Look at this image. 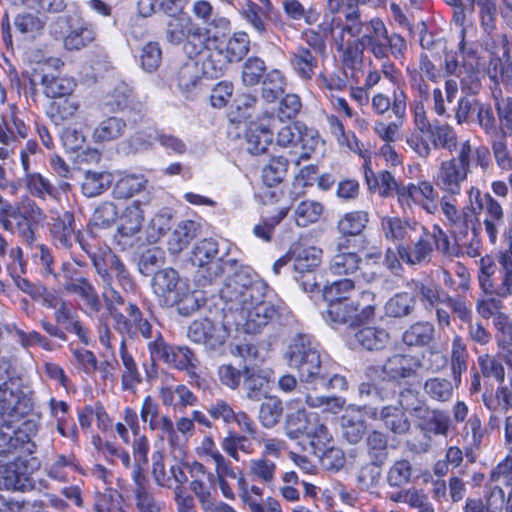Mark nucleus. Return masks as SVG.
I'll return each instance as SVG.
<instances>
[{
    "mask_svg": "<svg viewBox=\"0 0 512 512\" xmlns=\"http://www.w3.org/2000/svg\"><path fill=\"white\" fill-rule=\"evenodd\" d=\"M288 365L296 369L301 384L312 390L326 370L320 352L308 334L298 333L290 341L285 352Z\"/></svg>",
    "mask_w": 512,
    "mask_h": 512,
    "instance_id": "nucleus-3",
    "label": "nucleus"
},
{
    "mask_svg": "<svg viewBox=\"0 0 512 512\" xmlns=\"http://www.w3.org/2000/svg\"><path fill=\"white\" fill-rule=\"evenodd\" d=\"M368 222V212L352 211L338 221L337 229L343 236H357L366 228Z\"/></svg>",
    "mask_w": 512,
    "mask_h": 512,
    "instance_id": "nucleus-43",
    "label": "nucleus"
},
{
    "mask_svg": "<svg viewBox=\"0 0 512 512\" xmlns=\"http://www.w3.org/2000/svg\"><path fill=\"white\" fill-rule=\"evenodd\" d=\"M435 338V327L429 321H418L410 325L402 335V341L409 347H427Z\"/></svg>",
    "mask_w": 512,
    "mask_h": 512,
    "instance_id": "nucleus-24",
    "label": "nucleus"
},
{
    "mask_svg": "<svg viewBox=\"0 0 512 512\" xmlns=\"http://www.w3.org/2000/svg\"><path fill=\"white\" fill-rule=\"evenodd\" d=\"M290 63L297 74L303 79H311L317 67V60L311 51L304 47H299L290 58Z\"/></svg>",
    "mask_w": 512,
    "mask_h": 512,
    "instance_id": "nucleus-53",
    "label": "nucleus"
},
{
    "mask_svg": "<svg viewBox=\"0 0 512 512\" xmlns=\"http://www.w3.org/2000/svg\"><path fill=\"white\" fill-rule=\"evenodd\" d=\"M432 148H442L452 152L457 148V135L453 127L436 121L427 134Z\"/></svg>",
    "mask_w": 512,
    "mask_h": 512,
    "instance_id": "nucleus-35",
    "label": "nucleus"
},
{
    "mask_svg": "<svg viewBox=\"0 0 512 512\" xmlns=\"http://www.w3.org/2000/svg\"><path fill=\"white\" fill-rule=\"evenodd\" d=\"M75 219L73 213L65 211L53 219L50 227L52 239L57 247L70 249L75 239Z\"/></svg>",
    "mask_w": 512,
    "mask_h": 512,
    "instance_id": "nucleus-18",
    "label": "nucleus"
},
{
    "mask_svg": "<svg viewBox=\"0 0 512 512\" xmlns=\"http://www.w3.org/2000/svg\"><path fill=\"white\" fill-rule=\"evenodd\" d=\"M430 234L423 226L421 234H416L408 240V243L397 245L399 257L409 265H416L424 262L432 252Z\"/></svg>",
    "mask_w": 512,
    "mask_h": 512,
    "instance_id": "nucleus-12",
    "label": "nucleus"
},
{
    "mask_svg": "<svg viewBox=\"0 0 512 512\" xmlns=\"http://www.w3.org/2000/svg\"><path fill=\"white\" fill-rule=\"evenodd\" d=\"M241 15L261 37H268L271 33L269 21L273 18L256 3L248 1L242 8Z\"/></svg>",
    "mask_w": 512,
    "mask_h": 512,
    "instance_id": "nucleus-32",
    "label": "nucleus"
},
{
    "mask_svg": "<svg viewBox=\"0 0 512 512\" xmlns=\"http://www.w3.org/2000/svg\"><path fill=\"white\" fill-rule=\"evenodd\" d=\"M266 65L265 62L256 56L246 59L242 66V82L246 86H255L265 77Z\"/></svg>",
    "mask_w": 512,
    "mask_h": 512,
    "instance_id": "nucleus-60",
    "label": "nucleus"
},
{
    "mask_svg": "<svg viewBox=\"0 0 512 512\" xmlns=\"http://www.w3.org/2000/svg\"><path fill=\"white\" fill-rule=\"evenodd\" d=\"M14 25L21 34L34 38L44 29L45 21L38 14L25 12L15 17Z\"/></svg>",
    "mask_w": 512,
    "mask_h": 512,
    "instance_id": "nucleus-61",
    "label": "nucleus"
},
{
    "mask_svg": "<svg viewBox=\"0 0 512 512\" xmlns=\"http://www.w3.org/2000/svg\"><path fill=\"white\" fill-rule=\"evenodd\" d=\"M218 243L212 238L197 242L191 252V262L198 269L194 282L204 294L214 297L215 288L220 286L225 274V261L218 257Z\"/></svg>",
    "mask_w": 512,
    "mask_h": 512,
    "instance_id": "nucleus-4",
    "label": "nucleus"
},
{
    "mask_svg": "<svg viewBox=\"0 0 512 512\" xmlns=\"http://www.w3.org/2000/svg\"><path fill=\"white\" fill-rule=\"evenodd\" d=\"M375 294L371 291H363L361 293V303L359 299H346L345 301H337L329 303L326 310V318L335 324L350 323L361 324L368 322L374 318L375 304L369 303L373 301Z\"/></svg>",
    "mask_w": 512,
    "mask_h": 512,
    "instance_id": "nucleus-5",
    "label": "nucleus"
},
{
    "mask_svg": "<svg viewBox=\"0 0 512 512\" xmlns=\"http://www.w3.org/2000/svg\"><path fill=\"white\" fill-rule=\"evenodd\" d=\"M420 366L419 360L411 355L395 354L388 358L382 372L388 380L401 384L402 381L416 378Z\"/></svg>",
    "mask_w": 512,
    "mask_h": 512,
    "instance_id": "nucleus-11",
    "label": "nucleus"
},
{
    "mask_svg": "<svg viewBox=\"0 0 512 512\" xmlns=\"http://www.w3.org/2000/svg\"><path fill=\"white\" fill-rule=\"evenodd\" d=\"M185 283L181 282L179 273L173 268H164L158 270L152 278V288L154 293L164 298V303L168 305V301L174 299L178 295Z\"/></svg>",
    "mask_w": 512,
    "mask_h": 512,
    "instance_id": "nucleus-15",
    "label": "nucleus"
},
{
    "mask_svg": "<svg viewBox=\"0 0 512 512\" xmlns=\"http://www.w3.org/2000/svg\"><path fill=\"white\" fill-rule=\"evenodd\" d=\"M113 176L109 172L87 171L82 182V192L87 197H95L105 192L112 184Z\"/></svg>",
    "mask_w": 512,
    "mask_h": 512,
    "instance_id": "nucleus-38",
    "label": "nucleus"
},
{
    "mask_svg": "<svg viewBox=\"0 0 512 512\" xmlns=\"http://www.w3.org/2000/svg\"><path fill=\"white\" fill-rule=\"evenodd\" d=\"M273 132L263 125H254L246 132L247 151L252 155H260L267 151L272 143Z\"/></svg>",
    "mask_w": 512,
    "mask_h": 512,
    "instance_id": "nucleus-36",
    "label": "nucleus"
},
{
    "mask_svg": "<svg viewBox=\"0 0 512 512\" xmlns=\"http://www.w3.org/2000/svg\"><path fill=\"white\" fill-rule=\"evenodd\" d=\"M487 73L496 84H510L512 82V61H505L493 55L488 63Z\"/></svg>",
    "mask_w": 512,
    "mask_h": 512,
    "instance_id": "nucleus-64",
    "label": "nucleus"
},
{
    "mask_svg": "<svg viewBox=\"0 0 512 512\" xmlns=\"http://www.w3.org/2000/svg\"><path fill=\"white\" fill-rule=\"evenodd\" d=\"M313 423V418L309 417L304 410H297L289 414L285 421V431L290 439H298L306 436Z\"/></svg>",
    "mask_w": 512,
    "mask_h": 512,
    "instance_id": "nucleus-54",
    "label": "nucleus"
},
{
    "mask_svg": "<svg viewBox=\"0 0 512 512\" xmlns=\"http://www.w3.org/2000/svg\"><path fill=\"white\" fill-rule=\"evenodd\" d=\"M342 436L350 444H358L367 432V423L360 416L344 414L341 417Z\"/></svg>",
    "mask_w": 512,
    "mask_h": 512,
    "instance_id": "nucleus-42",
    "label": "nucleus"
},
{
    "mask_svg": "<svg viewBox=\"0 0 512 512\" xmlns=\"http://www.w3.org/2000/svg\"><path fill=\"white\" fill-rule=\"evenodd\" d=\"M31 488L32 480L22 463L12 462L0 468V490L24 492Z\"/></svg>",
    "mask_w": 512,
    "mask_h": 512,
    "instance_id": "nucleus-16",
    "label": "nucleus"
},
{
    "mask_svg": "<svg viewBox=\"0 0 512 512\" xmlns=\"http://www.w3.org/2000/svg\"><path fill=\"white\" fill-rule=\"evenodd\" d=\"M341 243L338 244V253L330 261V270L335 275H349L360 269L361 258L355 252L344 251Z\"/></svg>",
    "mask_w": 512,
    "mask_h": 512,
    "instance_id": "nucleus-31",
    "label": "nucleus"
},
{
    "mask_svg": "<svg viewBox=\"0 0 512 512\" xmlns=\"http://www.w3.org/2000/svg\"><path fill=\"white\" fill-rule=\"evenodd\" d=\"M386 330L376 327H364L354 333L353 345L368 351L382 350L389 342Z\"/></svg>",
    "mask_w": 512,
    "mask_h": 512,
    "instance_id": "nucleus-22",
    "label": "nucleus"
},
{
    "mask_svg": "<svg viewBox=\"0 0 512 512\" xmlns=\"http://www.w3.org/2000/svg\"><path fill=\"white\" fill-rule=\"evenodd\" d=\"M41 85L46 97L56 100L73 94L77 83L73 78L59 77L52 74H43Z\"/></svg>",
    "mask_w": 512,
    "mask_h": 512,
    "instance_id": "nucleus-28",
    "label": "nucleus"
},
{
    "mask_svg": "<svg viewBox=\"0 0 512 512\" xmlns=\"http://www.w3.org/2000/svg\"><path fill=\"white\" fill-rule=\"evenodd\" d=\"M467 174L464 168L455 165V161H444L440 165L436 185L449 194H459Z\"/></svg>",
    "mask_w": 512,
    "mask_h": 512,
    "instance_id": "nucleus-17",
    "label": "nucleus"
},
{
    "mask_svg": "<svg viewBox=\"0 0 512 512\" xmlns=\"http://www.w3.org/2000/svg\"><path fill=\"white\" fill-rule=\"evenodd\" d=\"M226 281L222 288H215L223 302L222 312H237L251 302L263 299L267 285L260 279L250 266L242 265L236 259H226Z\"/></svg>",
    "mask_w": 512,
    "mask_h": 512,
    "instance_id": "nucleus-2",
    "label": "nucleus"
},
{
    "mask_svg": "<svg viewBox=\"0 0 512 512\" xmlns=\"http://www.w3.org/2000/svg\"><path fill=\"white\" fill-rule=\"evenodd\" d=\"M283 411L282 401L278 397H266L259 408V421L265 428H273L279 423Z\"/></svg>",
    "mask_w": 512,
    "mask_h": 512,
    "instance_id": "nucleus-47",
    "label": "nucleus"
},
{
    "mask_svg": "<svg viewBox=\"0 0 512 512\" xmlns=\"http://www.w3.org/2000/svg\"><path fill=\"white\" fill-rule=\"evenodd\" d=\"M197 235V223L191 220L183 221L174 229L168 240V250L179 254Z\"/></svg>",
    "mask_w": 512,
    "mask_h": 512,
    "instance_id": "nucleus-33",
    "label": "nucleus"
},
{
    "mask_svg": "<svg viewBox=\"0 0 512 512\" xmlns=\"http://www.w3.org/2000/svg\"><path fill=\"white\" fill-rule=\"evenodd\" d=\"M411 285L426 309H433L445 302L448 294L432 279L412 280Z\"/></svg>",
    "mask_w": 512,
    "mask_h": 512,
    "instance_id": "nucleus-21",
    "label": "nucleus"
},
{
    "mask_svg": "<svg viewBox=\"0 0 512 512\" xmlns=\"http://www.w3.org/2000/svg\"><path fill=\"white\" fill-rule=\"evenodd\" d=\"M185 31L184 51L192 58L198 55L205 47V42L211 39V30L208 27H201L188 17Z\"/></svg>",
    "mask_w": 512,
    "mask_h": 512,
    "instance_id": "nucleus-23",
    "label": "nucleus"
},
{
    "mask_svg": "<svg viewBox=\"0 0 512 512\" xmlns=\"http://www.w3.org/2000/svg\"><path fill=\"white\" fill-rule=\"evenodd\" d=\"M199 290L200 291L190 292L185 285L180 293L174 296V299L168 301V305L176 306L180 315L190 316L201 308L205 302L206 296L211 297L208 294H204L201 289Z\"/></svg>",
    "mask_w": 512,
    "mask_h": 512,
    "instance_id": "nucleus-27",
    "label": "nucleus"
},
{
    "mask_svg": "<svg viewBox=\"0 0 512 512\" xmlns=\"http://www.w3.org/2000/svg\"><path fill=\"white\" fill-rule=\"evenodd\" d=\"M165 261L164 251L159 247H150L143 250L138 258V270L144 276H151L157 272Z\"/></svg>",
    "mask_w": 512,
    "mask_h": 512,
    "instance_id": "nucleus-55",
    "label": "nucleus"
},
{
    "mask_svg": "<svg viewBox=\"0 0 512 512\" xmlns=\"http://www.w3.org/2000/svg\"><path fill=\"white\" fill-rule=\"evenodd\" d=\"M306 404L313 408H322L325 412L338 413L345 404V399L338 396L318 395L314 392H306L304 395Z\"/></svg>",
    "mask_w": 512,
    "mask_h": 512,
    "instance_id": "nucleus-59",
    "label": "nucleus"
},
{
    "mask_svg": "<svg viewBox=\"0 0 512 512\" xmlns=\"http://www.w3.org/2000/svg\"><path fill=\"white\" fill-rule=\"evenodd\" d=\"M127 123L124 119L110 116L102 120L93 131L96 143H104L121 138L126 131Z\"/></svg>",
    "mask_w": 512,
    "mask_h": 512,
    "instance_id": "nucleus-29",
    "label": "nucleus"
},
{
    "mask_svg": "<svg viewBox=\"0 0 512 512\" xmlns=\"http://www.w3.org/2000/svg\"><path fill=\"white\" fill-rule=\"evenodd\" d=\"M128 316L121 312H112L114 328L123 338L136 339L141 335L144 339L152 338V325L148 319L143 317L140 308L130 302L126 309Z\"/></svg>",
    "mask_w": 512,
    "mask_h": 512,
    "instance_id": "nucleus-7",
    "label": "nucleus"
},
{
    "mask_svg": "<svg viewBox=\"0 0 512 512\" xmlns=\"http://www.w3.org/2000/svg\"><path fill=\"white\" fill-rule=\"evenodd\" d=\"M192 13L204 24L226 30L230 26V21L225 17L214 14V8L206 0H198L192 6Z\"/></svg>",
    "mask_w": 512,
    "mask_h": 512,
    "instance_id": "nucleus-50",
    "label": "nucleus"
},
{
    "mask_svg": "<svg viewBox=\"0 0 512 512\" xmlns=\"http://www.w3.org/2000/svg\"><path fill=\"white\" fill-rule=\"evenodd\" d=\"M453 390L451 381L445 378H430L424 384L425 393L431 399L439 402L449 401L453 395Z\"/></svg>",
    "mask_w": 512,
    "mask_h": 512,
    "instance_id": "nucleus-62",
    "label": "nucleus"
},
{
    "mask_svg": "<svg viewBox=\"0 0 512 512\" xmlns=\"http://www.w3.org/2000/svg\"><path fill=\"white\" fill-rule=\"evenodd\" d=\"M413 467L409 460L399 459L393 462L386 475V482L392 488H402L412 480Z\"/></svg>",
    "mask_w": 512,
    "mask_h": 512,
    "instance_id": "nucleus-46",
    "label": "nucleus"
},
{
    "mask_svg": "<svg viewBox=\"0 0 512 512\" xmlns=\"http://www.w3.org/2000/svg\"><path fill=\"white\" fill-rule=\"evenodd\" d=\"M230 64L231 62L216 45L202 63L203 74L212 79L219 78L224 75Z\"/></svg>",
    "mask_w": 512,
    "mask_h": 512,
    "instance_id": "nucleus-51",
    "label": "nucleus"
},
{
    "mask_svg": "<svg viewBox=\"0 0 512 512\" xmlns=\"http://www.w3.org/2000/svg\"><path fill=\"white\" fill-rule=\"evenodd\" d=\"M314 454L319 458L322 467L326 470L339 471L345 466V453L339 447L329 445L324 449L315 451Z\"/></svg>",
    "mask_w": 512,
    "mask_h": 512,
    "instance_id": "nucleus-63",
    "label": "nucleus"
},
{
    "mask_svg": "<svg viewBox=\"0 0 512 512\" xmlns=\"http://www.w3.org/2000/svg\"><path fill=\"white\" fill-rule=\"evenodd\" d=\"M285 78L279 70H271L262 80V97L267 102H274L285 88Z\"/></svg>",
    "mask_w": 512,
    "mask_h": 512,
    "instance_id": "nucleus-56",
    "label": "nucleus"
},
{
    "mask_svg": "<svg viewBox=\"0 0 512 512\" xmlns=\"http://www.w3.org/2000/svg\"><path fill=\"white\" fill-rule=\"evenodd\" d=\"M416 296L407 292H400L392 296L385 304V313L388 317L404 318L412 315L416 310Z\"/></svg>",
    "mask_w": 512,
    "mask_h": 512,
    "instance_id": "nucleus-34",
    "label": "nucleus"
},
{
    "mask_svg": "<svg viewBox=\"0 0 512 512\" xmlns=\"http://www.w3.org/2000/svg\"><path fill=\"white\" fill-rule=\"evenodd\" d=\"M481 207L485 209L487 215L484 219L485 231L490 242L495 244L498 237V227L504 222L502 206L489 194H485L482 199Z\"/></svg>",
    "mask_w": 512,
    "mask_h": 512,
    "instance_id": "nucleus-25",
    "label": "nucleus"
},
{
    "mask_svg": "<svg viewBox=\"0 0 512 512\" xmlns=\"http://www.w3.org/2000/svg\"><path fill=\"white\" fill-rule=\"evenodd\" d=\"M499 276L485 280L481 289L485 294L506 298L512 295V253L502 251L498 254Z\"/></svg>",
    "mask_w": 512,
    "mask_h": 512,
    "instance_id": "nucleus-10",
    "label": "nucleus"
},
{
    "mask_svg": "<svg viewBox=\"0 0 512 512\" xmlns=\"http://www.w3.org/2000/svg\"><path fill=\"white\" fill-rule=\"evenodd\" d=\"M289 161L283 156L273 157L263 168V181L269 186H275L283 181L287 174Z\"/></svg>",
    "mask_w": 512,
    "mask_h": 512,
    "instance_id": "nucleus-58",
    "label": "nucleus"
},
{
    "mask_svg": "<svg viewBox=\"0 0 512 512\" xmlns=\"http://www.w3.org/2000/svg\"><path fill=\"white\" fill-rule=\"evenodd\" d=\"M31 391L21 388V379L14 376L11 364L0 361V455L12 454L18 450L32 454L38 427L35 421L26 420L14 428L16 419L33 410Z\"/></svg>",
    "mask_w": 512,
    "mask_h": 512,
    "instance_id": "nucleus-1",
    "label": "nucleus"
},
{
    "mask_svg": "<svg viewBox=\"0 0 512 512\" xmlns=\"http://www.w3.org/2000/svg\"><path fill=\"white\" fill-rule=\"evenodd\" d=\"M417 421L416 427L423 433L424 437L431 440L432 436H447L451 419L448 412L439 409H430L427 405L420 407L414 416Z\"/></svg>",
    "mask_w": 512,
    "mask_h": 512,
    "instance_id": "nucleus-9",
    "label": "nucleus"
},
{
    "mask_svg": "<svg viewBox=\"0 0 512 512\" xmlns=\"http://www.w3.org/2000/svg\"><path fill=\"white\" fill-rule=\"evenodd\" d=\"M373 420H380L384 427L394 435L404 436L411 430V421L405 410L395 405L381 407L364 404L359 409Z\"/></svg>",
    "mask_w": 512,
    "mask_h": 512,
    "instance_id": "nucleus-8",
    "label": "nucleus"
},
{
    "mask_svg": "<svg viewBox=\"0 0 512 512\" xmlns=\"http://www.w3.org/2000/svg\"><path fill=\"white\" fill-rule=\"evenodd\" d=\"M253 304H256L258 311L262 314L267 324L271 322H277L280 325H284L292 317L291 312L282 302L272 304L270 302H265L263 299H260L259 301L251 302L250 305Z\"/></svg>",
    "mask_w": 512,
    "mask_h": 512,
    "instance_id": "nucleus-49",
    "label": "nucleus"
},
{
    "mask_svg": "<svg viewBox=\"0 0 512 512\" xmlns=\"http://www.w3.org/2000/svg\"><path fill=\"white\" fill-rule=\"evenodd\" d=\"M225 323L230 326L242 327L246 333L256 334L267 325L256 304L246 305L237 312H224Z\"/></svg>",
    "mask_w": 512,
    "mask_h": 512,
    "instance_id": "nucleus-14",
    "label": "nucleus"
},
{
    "mask_svg": "<svg viewBox=\"0 0 512 512\" xmlns=\"http://www.w3.org/2000/svg\"><path fill=\"white\" fill-rule=\"evenodd\" d=\"M95 38L96 33L92 27L81 26L71 30L64 38V47L69 51H78L92 43Z\"/></svg>",
    "mask_w": 512,
    "mask_h": 512,
    "instance_id": "nucleus-57",
    "label": "nucleus"
},
{
    "mask_svg": "<svg viewBox=\"0 0 512 512\" xmlns=\"http://www.w3.org/2000/svg\"><path fill=\"white\" fill-rule=\"evenodd\" d=\"M226 58L231 62L241 61L250 49V39L245 32H236L225 43L217 44Z\"/></svg>",
    "mask_w": 512,
    "mask_h": 512,
    "instance_id": "nucleus-30",
    "label": "nucleus"
},
{
    "mask_svg": "<svg viewBox=\"0 0 512 512\" xmlns=\"http://www.w3.org/2000/svg\"><path fill=\"white\" fill-rule=\"evenodd\" d=\"M120 357L124 366L122 374V389L133 390L137 384L142 382V378L134 358L127 350L125 339H122L121 341Z\"/></svg>",
    "mask_w": 512,
    "mask_h": 512,
    "instance_id": "nucleus-41",
    "label": "nucleus"
},
{
    "mask_svg": "<svg viewBox=\"0 0 512 512\" xmlns=\"http://www.w3.org/2000/svg\"><path fill=\"white\" fill-rule=\"evenodd\" d=\"M323 298L329 304L337 301H345L346 299H354L352 294L355 293V283L352 279H341L331 284L325 285L323 290Z\"/></svg>",
    "mask_w": 512,
    "mask_h": 512,
    "instance_id": "nucleus-48",
    "label": "nucleus"
},
{
    "mask_svg": "<svg viewBox=\"0 0 512 512\" xmlns=\"http://www.w3.org/2000/svg\"><path fill=\"white\" fill-rule=\"evenodd\" d=\"M479 223L473 207H464L461 211L460 218L455 220L451 226V232L457 245H466L469 231L473 233V227Z\"/></svg>",
    "mask_w": 512,
    "mask_h": 512,
    "instance_id": "nucleus-37",
    "label": "nucleus"
},
{
    "mask_svg": "<svg viewBox=\"0 0 512 512\" xmlns=\"http://www.w3.org/2000/svg\"><path fill=\"white\" fill-rule=\"evenodd\" d=\"M145 184L146 179L143 175H124L116 181L112 193L117 199H128L141 192Z\"/></svg>",
    "mask_w": 512,
    "mask_h": 512,
    "instance_id": "nucleus-44",
    "label": "nucleus"
},
{
    "mask_svg": "<svg viewBox=\"0 0 512 512\" xmlns=\"http://www.w3.org/2000/svg\"><path fill=\"white\" fill-rule=\"evenodd\" d=\"M42 217V210L33 200L27 198L14 205L7 216L14 226L10 232H17L28 245H31L35 241V228Z\"/></svg>",
    "mask_w": 512,
    "mask_h": 512,
    "instance_id": "nucleus-6",
    "label": "nucleus"
},
{
    "mask_svg": "<svg viewBox=\"0 0 512 512\" xmlns=\"http://www.w3.org/2000/svg\"><path fill=\"white\" fill-rule=\"evenodd\" d=\"M365 453L368 460L386 463L390 455L389 435L387 432L372 429L365 437Z\"/></svg>",
    "mask_w": 512,
    "mask_h": 512,
    "instance_id": "nucleus-20",
    "label": "nucleus"
},
{
    "mask_svg": "<svg viewBox=\"0 0 512 512\" xmlns=\"http://www.w3.org/2000/svg\"><path fill=\"white\" fill-rule=\"evenodd\" d=\"M291 253H293L292 268L302 277L305 274H313L322 262V250L316 247L296 246L291 249Z\"/></svg>",
    "mask_w": 512,
    "mask_h": 512,
    "instance_id": "nucleus-19",
    "label": "nucleus"
},
{
    "mask_svg": "<svg viewBox=\"0 0 512 512\" xmlns=\"http://www.w3.org/2000/svg\"><path fill=\"white\" fill-rule=\"evenodd\" d=\"M267 383V378L261 374L260 370L247 366L243 368V387L250 400L259 401L265 394L264 388Z\"/></svg>",
    "mask_w": 512,
    "mask_h": 512,
    "instance_id": "nucleus-39",
    "label": "nucleus"
},
{
    "mask_svg": "<svg viewBox=\"0 0 512 512\" xmlns=\"http://www.w3.org/2000/svg\"><path fill=\"white\" fill-rule=\"evenodd\" d=\"M468 351L466 343L460 336H455L451 348V370L456 382H460L463 372L468 367Z\"/></svg>",
    "mask_w": 512,
    "mask_h": 512,
    "instance_id": "nucleus-52",
    "label": "nucleus"
},
{
    "mask_svg": "<svg viewBox=\"0 0 512 512\" xmlns=\"http://www.w3.org/2000/svg\"><path fill=\"white\" fill-rule=\"evenodd\" d=\"M406 99V94L401 89H396L393 91L392 101L388 96L382 93H378L372 98V108L375 113L379 115H383L389 109H392L394 115L397 118L402 119L406 114Z\"/></svg>",
    "mask_w": 512,
    "mask_h": 512,
    "instance_id": "nucleus-26",
    "label": "nucleus"
},
{
    "mask_svg": "<svg viewBox=\"0 0 512 512\" xmlns=\"http://www.w3.org/2000/svg\"><path fill=\"white\" fill-rule=\"evenodd\" d=\"M381 227L387 240H391L399 244L408 243V240L416 234H421L423 225L416 221H409L400 217H383Z\"/></svg>",
    "mask_w": 512,
    "mask_h": 512,
    "instance_id": "nucleus-13",
    "label": "nucleus"
},
{
    "mask_svg": "<svg viewBox=\"0 0 512 512\" xmlns=\"http://www.w3.org/2000/svg\"><path fill=\"white\" fill-rule=\"evenodd\" d=\"M66 291L79 295L91 311L99 312L101 310V301L94 286L83 275L69 286H66Z\"/></svg>",
    "mask_w": 512,
    "mask_h": 512,
    "instance_id": "nucleus-40",
    "label": "nucleus"
},
{
    "mask_svg": "<svg viewBox=\"0 0 512 512\" xmlns=\"http://www.w3.org/2000/svg\"><path fill=\"white\" fill-rule=\"evenodd\" d=\"M118 218V210L113 202H103L98 205L90 220L91 233L110 228Z\"/></svg>",
    "mask_w": 512,
    "mask_h": 512,
    "instance_id": "nucleus-45",
    "label": "nucleus"
}]
</instances>
